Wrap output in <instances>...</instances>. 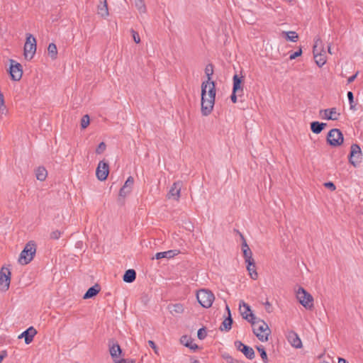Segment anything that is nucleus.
Returning <instances> with one entry per match:
<instances>
[{
	"label": "nucleus",
	"instance_id": "obj_48",
	"mask_svg": "<svg viewBox=\"0 0 363 363\" xmlns=\"http://www.w3.org/2000/svg\"><path fill=\"white\" fill-rule=\"evenodd\" d=\"M324 186L326 187V188H328L330 189L331 191H335L336 187L335 186V184L331 182H325L324 184Z\"/></svg>",
	"mask_w": 363,
	"mask_h": 363
},
{
	"label": "nucleus",
	"instance_id": "obj_17",
	"mask_svg": "<svg viewBox=\"0 0 363 363\" xmlns=\"http://www.w3.org/2000/svg\"><path fill=\"white\" fill-rule=\"evenodd\" d=\"M36 333V330L31 326L19 335L18 338L21 339L24 337L26 344L28 345L33 341Z\"/></svg>",
	"mask_w": 363,
	"mask_h": 363
},
{
	"label": "nucleus",
	"instance_id": "obj_38",
	"mask_svg": "<svg viewBox=\"0 0 363 363\" xmlns=\"http://www.w3.org/2000/svg\"><path fill=\"white\" fill-rule=\"evenodd\" d=\"M347 97L350 105V109L355 111V105L354 104V95L352 91H348Z\"/></svg>",
	"mask_w": 363,
	"mask_h": 363
},
{
	"label": "nucleus",
	"instance_id": "obj_24",
	"mask_svg": "<svg viewBox=\"0 0 363 363\" xmlns=\"http://www.w3.org/2000/svg\"><path fill=\"white\" fill-rule=\"evenodd\" d=\"M281 35L288 41L295 43L298 40V35L295 31H282Z\"/></svg>",
	"mask_w": 363,
	"mask_h": 363
},
{
	"label": "nucleus",
	"instance_id": "obj_26",
	"mask_svg": "<svg viewBox=\"0 0 363 363\" xmlns=\"http://www.w3.org/2000/svg\"><path fill=\"white\" fill-rule=\"evenodd\" d=\"M232 324L233 319L231 318V314H229V315L223 321L219 329L221 331H229L232 328Z\"/></svg>",
	"mask_w": 363,
	"mask_h": 363
},
{
	"label": "nucleus",
	"instance_id": "obj_57",
	"mask_svg": "<svg viewBox=\"0 0 363 363\" xmlns=\"http://www.w3.org/2000/svg\"><path fill=\"white\" fill-rule=\"evenodd\" d=\"M328 52H329L330 54H332V51H331V46H330V45H329V46H328Z\"/></svg>",
	"mask_w": 363,
	"mask_h": 363
},
{
	"label": "nucleus",
	"instance_id": "obj_30",
	"mask_svg": "<svg viewBox=\"0 0 363 363\" xmlns=\"http://www.w3.org/2000/svg\"><path fill=\"white\" fill-rule=\"evenodd\" d=\"M181 342L184 346L195 350L198 348L197 345L193 343L192 340L186 335H184L181 337Z\"/></svg>",
	"mask_w": 363,
	"mask_h": 363
},
{
	"label": "nucleus",
	"instance_id": "obj_9",
	"mask_svg": "<svg viewBox=\"0 0 363 363\" xmlns=\"http://www.w3.org/2000/svg\"><path fill=\"white\" fill-rule=\"evenodd\" d=\"M343 135L337 128H333L328 133L327 141L332 146H340L343 143Z\"/></svg>",
	"mask_w": 363,
	"mask_h": 363
},
{
	"label": "nucleus",
	"instance_id": "obj_13",
	"mask_svg": "<svg viewBox=\"0 0 363 363\" xmlns=\"http://www.w3.org/2000/svg\"><path fill=\"white\" fill-rule=\"evenodd\" d=\"M108 164L104 161H100L96 170V175L98 179L100 181L106 180L108 177Z\"/></svg>",
	"mask_w": 363,
	"mask_h": 363
},
{
	"label": "nucleus",
	"instance_id": "obj_50",
	"mask_svg": "<svg viewBox=\"0 0 363 363\" xmlns=\"http://www.w3.org/2000/svg\"><path fill=\"white\" fill-rule=\"evenodd\" d=\"M148 345L155 350V352H157V347L152 340H149Z\"/></svg>",
	"mask_w": 363,
	"mask_h": 363
},
{
	"label": "nucleus",
	"instance_id": "obj_55",
	"mask_svg": "<svg viewBox=\"0 0 363 363\" xmlns=\"http://www.w3.org/2000/svg\"><path fill=\"white\" fill-rule=\"evenodd\" d=\"M6 356V354H0V363L1 362V361L3 360L4 357Z\"/></svg>",
	"mask_w": 363,
	"mask_h": 363
},
{
	"label": "nucleus",
	"instance_id": "obj_27",
	"mask_svg": "<svg viewBox=\"0 0 363 363\" xmlns=\"http://www.w3.org/2000/svg\"><path fill=\"white\" fill-rule=\"evenodd\" d=\"M136 278V272L134 269H128L123 277V279L126 283H132Z\"/></svg>",
	"mask_w": 363,
	"mask_h": 363
},
{
	"label": "nucleus",
	"instance_id": "obj_14",
	"mask_svg": "<svg viewBox=\"0 0 363 363\" xmlns=\"http://www.w3.org/2000/svg\"><path fill=\"white\" fill-rule=\"evenodd\" d=\"M320 115L322 118L325 120L337 121L340 113L337 112L336 108H331L320 111Z\"/></svg>",
	"mask_w": 363,
	"mask_h": 363
},
{
	"label": "nucleus",
	"instance_id": "obj_2",
	"mask_svg": "<svg viewBox=\"0 0 363 363\" xmlns=\"http://www.w3.org/2000/svg\"><path fill=\"white\" fill-rule=\"evenodd\" d=\"M251 327L254 334L262 342H267L271 333L268 325L262 319L256 317L251 311Z\"/></svg>",
	"mask_w": 363,
	"mask_h": 363
},
{
	"label": "nucleus",
	"instance_id": "obj_44",
	"mask_svg": "<svg viewBox=\"0 0 363 363\" xmlns=\"http://www.w3.org/2000/svg\"><path fill=\"white\" fill-rule=\"evenodd\" d=\"M131 33L135 43H139L140 42V38L139 36L138 33L134 30L133 29H131Z\"/></svg>",
	"mask_w": 363,
	"mask_h": 363
},
{
	"label": "nucleus",
	"instance_id": "obj_21",
	"mask_svg": "<svg viewBox=\"0 0 363 363\" xmlns=\"http://www.w3.org/2000/svg\"><path fill=\"white\" fill-rule=\"evenodd\" d=\"M240 237L242 240V252L245 259V265H246V269L250 272V256L248 255L247 251L250 250L246 240H245L244 237L240 235Z\"/></svg>",
	"mask_w": 363,
	"mask_h": 363
},
{
	"label": "nucleus",
	"instance_id": "obj_15",
	"mask_svg": "<svg viewBox=\"0 0 363 363\" xmlns=\"http://www.w3.org/2000/svg\"><path fill=\"white\" fill-rule=\"evenodd\" d=\"M182 186V182L179 181L174 182L168 193L169 198H172L176 201H178L180 197Z\"/></svg>",
	"mask_w": 363,
	"mask_h": 363
},
{
	"label": "nucleus",
	"instance_id": "obj_35",
	"mask_svg": "<svg viewBox=\"0 0 363 363\" xmlns=\"http://www.w3.org/2000/svg\"><path fill=\"white\" fill-rule=\"evenodd\" d=\"M205 74L207 76V80L211 81V76L213 74V67L211 64H208L206 65L205 68Z\"/></svg>",
	"mask_w": 363,
	"mask_h": 363
},
{
	"label": "nucleus",
	"instance_id": "obj_7",
	"mask_svg": "<svg viewBox=\"0 0 363 363\" xmlns=\"http://www.w3.org/2000/svg\"><path fill=\"white\" fill-rule=\"evenodd\" d=\"M196 298L203 308H208L212 306L215 297L211 291L201 289L197 292Z\"/></svg>",
	"mask_w": 363,
	"mask_h": 363
},
{
	"label": "nucleus",
	"instance_id": "obj_34",
	"mask_svg": "<svg viewBox=\"0 0 363 363\" xmlns=\"http://www.w3.org/2000/svg\"><path fill=\"white\" fill-rule=\"evenodd\" d=\"M257 351L259 352L260 357L262 359L264 363H267L268 362V357L267 352L264 350V347L263 346H257Z\"/></svg>",
	"mask_w": 363,
	"mask_h": 363
},
{
	"label": "nucleus",
	"instance_id": "obj_47",
	"mask_svg": "<svg viewBox=\"0 0 363 363\" xmlns=\"http://www.w3.org/2000/svg\"><path fill=\"white\" fill-rule=\"evenodd\" d=\"M8 113V109L6 106H5V104H0V114L2 115H6Z\"/></svg>",
	"mask_w": 363,
	"mask_h": 363
},
{
	"label": "nucleus",
	"instance_id": "obj_53",
	"mask_svg": "<svg viewBox=\"0 0 363 363\" xmlns=\"http://www.w3.org/2000/svg\"><path fill=\"white\" fill-rule=\"evenodd\" d=\"M338 363H347V361L344 359L340 358Z\"/></svg>",
	"mask_w": 363,
	"mask_h": 363
},
{
	"label": "nucleus",
	"instance_id": "obj_28",
	"mask_svg": "<svg viewBox=\"0 0 363 363\" xmlns=\"http://www.w3.org/2000/svg\"><path fill=\"white\" fill-rule=\"evenodd\" d=\"M325 126L326 123H320L318 121H314L311 123V129L312 132L315 134L321 133Z\"/></svg>",
	"mask_w": 363,
	"mask_h": 363
},
{
	"label": "nucleus",
	"instance_id": "obj_33",
	"mask_svg": "<svg viewBox=\"0 0 363 363\" xmlns=\"http://www.w3.org/2000/svg\"><path fill=\"white\" fill-rule=\"evenodd\" d=\"M48 54L51 58L55 59L57 55V46L55 43H50L48 48Z\"/></svg>",
	"mask_w": 363,
	"mask_h": 363
},
{
	"label": "nucleus",
	"instance_id": "obj_10",
	"mask_svg": "<svg viewBox=\"0 0 363 363\" xmlns=\"http://www.w3.org/2000/svg\"><path fill=\"white\" fill-rule=\"evenodd\" d=\"M11 272L9 268L2 267L0 270V291H6L10 286Z\"/></svg>",
	"mask_w": 363,
	"mask_h": 363
},
{
	"label": "nucleus",
	"instance_id": "obj_6",
	"mask_svg": "<svg viewBox=\"0 0 363 363\" xmlns=\"http://www.w3.org/2000/svg\"><path fill=\"white\" fill-rule=\"evenodd\" d=\"M36 252V246L34 242H28L21 252L18 262L21 264H28L33 259Z\"/></svg>",
	"mask_w": 363,
	"mask_h": 363
},
{
	"label": "nucleus",
	"instance_id": "obj_18",
	"mask_svg": "<svg viewBox=\"0 0 363 363\" xmlns=\"http://www.w3.org/2000/svg\"><path fill=\"white\" fill-rule=\"evenodd\" d=\"M287 339L292 347L295 348H301L302 342L297 333L294 331H290L287 335Z\"/></svg>",
	"mask_w": 363,
	"mask_h": 363
},
{
	"label": "nucleus",
	"instance_id": "obj_1",
	"mask_svg": "<svg viewBox=\"0 0 363 363\" xmlns=\"http://www.w3.org/2000/svg\"><path fill=\"white\" fill-rule=\"evenodd\" d=\"M216 85L213 81L206 80L201 84V113L209 115L215 104Z\"/></svg>",
	"mask_w": 363,
	"mask_h": 363
},
{
	"label": "nucleus",
	"instance_id": "obj_58",
	"mask_svg": "<svg viewBox=\"0 0 363 363\" xmlns=\"http://www.w3.org/2000/svg\"><path fill=\"white\" fill-rule=\"evenodd\" d=\"M192 363H200V362L198 359H194Z\"/></svg>",
	"mask_w": 363,
	"mask_h": 363
},
{
	"label": "nucleus",
	"instance_id": "obj_23",
	"mask_svg": "<svg viewBox=\"0 0 363 363\" xmlns=\"http://www.w3.org/2000/svg\"><path fill=\"white\" fill-rule=\"evenodd\" d=\"M100 291V286L98 284H95L94 286L90 287L87 291L84 294L83 298L84 299H88L94 297Z\"/></svg>",
	"mask_w": 363,
	"mask_h": 363
},
{
	"label": "nucleus",
	"instance_id": "obj_39",
	"mask_svg": "<svg viewBox=\"0 0 363 363\" xmlns=\"http://www.w3.org/2000/svg\"><path fill=\"white\" fill-rule=\"evenodd\" d=\"M223 357L226 360L228 363H238L239 362L235 359H233L229 354L224 353L223 354Z\"/></svg>",
	"mask_w": 363,
	"mask_h": 363
},
{
	"label": "nucleus",
	"instance_id": "obj_42",
	"mask_svg": "<svg viewBox=\"0 0 363 363\" xmlns=\"http://www.w3.org/2000/svg\"><path fill=\"white\" fill-rule=\"evenodd\" d=\"M302 55V49L299 48L298 50L294 53L291 54L289 56V59L291 60L296 59V57L301 56Z\"/></svg>",
	"mask_w": 363,
	"mask_h": 363
},
{
	"label": "nucleus",
	"instance_id": "obj_25",
	"mask_svg": "<svg viewBox=\"0 0 363 363\" xmlns=\"http://www.w3.org/2000/svg\"><path fill=\"white\" fill-rule=\"evenodd\" d=\"M98 14L102 17H106L108 15V9L106 0H104L98 5Z\"/></svg>",
	"mask_w": 363,
	"mask_h": 363
},
{
	"label": "nucleus",
	"instance_id": "obj_46",
	"mask_svg": "<svg viewBox=\"0 0 363 363\" xmlns=\"http://www.w3.org/2000/svg\"><path fill=\"white\" fill-rule=\"evenodd\" d=\"M114 363H135V361L134 359H121L119 360L114 359Z\"/></svg>",
	"mask_w": 363,
	"mask_h": 363
},
{
	"label": "nucleus",
	"instance_id": "obj_12",
	"mask_svg": "<svg viewBox=\"0 0 363 363\" xmlns=\"http://www.w3.org/2000/svg\"><path fill=\"white\" fill-rule=\"evenodd\" d=\"M9 72L13 80L19 81L23 74L21 65L13 60H11Z\"/></svg>",
	"mask_w": 363,
	"mask_h": 363
},
{
	"label": "nucleus",
	"instance_id": "obj_31",
	"mask_svg": "<svg viewBox=\"0 0 363 363\" xmlns=\"http://www.w3.org/2000/svg\"><path fill=\"white\" fill-rule=\"evenodd\" d=\"M169 311L172 314H179L184 312V306L181 303H175L169 306Z\"/></svg>",
	"mask_w": 363,
	"mask_h": 363
},
{
	"label": "nucleus",
	"instance_id": "obj_54",
	"mask_svg": "<svg viewBox=\"0 0 363 363\" xmlns=\"http://www.w3.org/2000/svg\"><path fill=\"white\" fill-rule=\"evenodd\" d=\"M255 357V352L254 350L251 348V359H253Z\"/></svg>",
	"mask_w": 363,
	"mask_h": 363
},
{
	"label": "nucleus",
	"instance_id": "obj_43",
	"mask_svg": "<svg viewBox=\"0 0 363 363\" xmlns=\"http://www.w3.org/2000/svg\"><path fill=\"white\" fill-rule=\"evenodd\" d=\"M106 145L104 142L100 143L96 150V152L97 154H101L106 150Z\"/></svg>",
	"mask_w": 363,
	"mask_h": 363
},
{
	"label": "nucleus",
	"instance_id": "obj_49",
	"mask_svg": "<svg viewBox=\"0 0 363 363\" xmlns=\"http://www.w3.org/2000/svg\"><path fill=\"white\" fill-rule=\"evenodd\" d=\"M358 72H357L354 75L350 77L348 79H347V83L348 84H350L352 83L357 77L358 75Z\"/></svg>",
	"mask_w": 363,
	"mask_h": 363
},
{
	"label": "nucleus",
	"instance_id": "obj_52",
	"mask_svg": "<svg viewBox=\"0 0 363 363\" xmlns=\"http://www.w3.org/2000/svg\"><path fill=\"white\" fill-rule=\"evenodd\" d=\"M265 305H266V309H267V311H268L269 312V308L271 307V304H270L269 302H267V303H265Z\"/></svg>",
	"mask_w": 363,
	"mask_h": 363
},
{
	"label": "nucleus",
	"instance_id": "obj_11",
	"mask_svg": "<svg viewBox=\"0 0 363 363\" xmlns=\"http://www.w3.org/2000/svg\"><path fill=\"white\" fill-rule=\"evenodd\" d=\"M362 155V152L360 147L357 144L352 145L349 161L354 167L360 163Z\"/></svg>",
	"mask_w": 363,
	"mask_h": 363
},
{
	"label": "nucleus",
	"instance_id": "obj_20",
	"mask_svg": "<svg viewBox=\"0 0 363 363\" xmlns=\"http://www.w3.org/2000/svg\"><path fill=\"white\" fill-rule=\"evenodd\" d=\"M250 305L245 303L244 301L241 300L239 302V312L242 317L250 322Z\"/></svg>",
	"mask_w": 363,
	"mask_h": 363
},
{
	"label": "nucleus",
	"instance_id": "obj_8",
	"mask_svg": "<svg viewBox=\"0 0 363 363\" xmlns=\"http://www.w3.org/2000/svg\"><path fill=\"white\" fill-rule=\"evenodd\" d=\"M36 40L33 35L26 34V40L24 45V56L25 58L30 60L33 59L36 52Z\"/></svg>",
	"mask_w": 363,
	"mask_h": 363
},
{
	"label": "nucleus",
	"instance_id": "obj_16",
	"mask_svg": "<svg viewBox=\"0 0 363 363\" xmlns=\"http://www.w3.org/2000/svg\"><path fill=\"white\" fill-rule=\"evenodd\" d=\"M108 346L111 357L113 360L116 359L122 352L120 345L115 340H111L108 342Z\"/></svg>",
	"mask_w": 363,
	"mask_h": 363
},
{
	"label": "nucleus",
	"instance_id": "obj_36",
	"mask_svg": "<svg viewBox=\"0 0 363 363\" xmlns=\"http://www.w3.org/2000/svg\"><path fill=\"white\" fill-rule=\"evenodd\" d=\"M255 265V261L251 258V267H253V268H251V279L257 280L258 279V273L256 269H254Z\"/></svg>",
	"mask_w": 363,
	"mask_h": 363
},
{
	"label": "nucleus",
	"instance_id": "obj_45",
	"mask_svg": "<svg viewBox=\"0 0 363 363\" xmlns=\"http://www.w3.org/2000/svg\"><path fill=\"white\" fill-rule=\"evenodd\" d=\"M135 4L140 11H143L145 10L143 0H135Z\"/></svg>",
	"mask_w": 363,
	"mask_h": 363
},
{
	"label": "nucleus",
	"instance_id": "obj_32",
	"mask_svg": "<svg viewBox=\"0 0 363 363\" xmlns=\"http://www.w3.org/2000/svg\"><path fill=\"white\" fill-rule=\"evenodd\" d=\"M176 255L175 251L174 250H168L166 252H157L155 255V259H160L162 258H170L173 257Z\"/></svg>",
	"mask_w": 363,
	"mask_h": 363
},
{
	"label": "nucleus",
	"instance_id": "obj_19",
	"mask_svg": "<svg viewBox=\"0 0 363 363\" xmlns=\"http://www.w3.org/2000/svg\"><path fill=\"white\" fill-rule=\"evenodd\" d=\"M134 183V179L132 177H129L125 181L124 185L120 190L119 195L121 196H125L128 194H129L132 189V186Z\"/></svg>",
	"mask_w": 363,
	"mask_h": 363
},
{
	"label": "nucleus",
	"instance_id": "obj_3",
	"mask_svg": "<svg viewBox=\"0 0 363 363\" xmlns=\"http://www.w3.org/2000/svg\"><path fill=\"white\" fill-rule=\"evenodd\" d=\"M241 79L237 74L234 75L233 93L230 96V99L233 103H240L241 105L240 108L242 109H245L247 108V106L242 105V103L244 102V100L242 99L243 89L241 86Z\"/></svg>",
	"mask_w": 363,
	"mask_h": 363
},
{
	"label": "nucleus",
	"instance_id": "obj_29",
	"mask_svg": "<svg viewBox=\"0 0 363 363\" xmlns=\"http://www.w3.org/2000/svg\"><path fill=\"white\" fill-rule=\"evenodd\" d=\"M35 176L38 180L43 182L48 176V172L43 167H39L35 171Z\"/></svg>",
	"mask_w": 363,
	"mask_h": 363
},
{
	"label": "nucleus",
	"instance_id": "obj_56",
	"mask_svg": "<svg viewBox=\"0 0 363 363\" xmlns=\"http://www.w3.org/2000/svg\"><path fill=\"white\" fill-rule=\"evenodd\" d=\"M225 308H226V311H228V315L230 314V308L228 305H226Z\"/></svg>",
	"mask_w": 363,
	"mask_h": 363
},
{
	"label": "nucleus",
	"instance_id": "obj_4",
	"mask_svg": "<svg viewBox=\"0 0 363 363\" xmlns=\"http://www.w3.org/2000/svg\"><path fill=\"white\" fill-rule=\"evenodd\" d=\"M313 57L315 63L320 67L326 62L325 51L324 50L323 42L319 37H316L313 48Z\"/></svg>",
	"mask_w": 363,
	"mask_h": 363
},
{
	"label": "nucleus",
	"instance_id": "obj_22",
	"mask_svg": "<svg viewBox=\"0 0 363 363\" xmlns=\"http://www.w3.org/2000/svg\"><path fill=\"white\" fill-rule=\"evenodd\" d=\"M235 348L242 352L245 356L250 359V347L244 345L242 342L237 340L234 343Z\"/></svg>",
	"mask_w": 363,
	"mask_h": 363
},
{
	"label": "nucleus",
	"instance_id": "obj_41",
	"mask_svg": "<svg viewBox=\"0 0 363 363\" xmlns=\"http://www.w3.org/2000/svg\"><path fill=\"white\" fill-rule=\"evenodd\" d=\"M206 331L204 328H200L198 330L197 336L199 340H203L206 337Z\"/></svg>",
	"mask_w": 363,
	"mask_h": 363
},
{
	"label": "nucleus",
	"instance_id": "obj_40",
	"mask_svg": "<svg viewBox=\"0 0 363 363\" xmlns=\"http://www.w3.org/2000/svg\"><path fill=\"white\" fill-rule=\"evenodd\" d=\"M61 234L62 233L60 230H55L50 233V238L52 240H58L60 238Z\"/></svg>",
	"mask_w": 363,
	"mask_h": 363
},
{
	"label": "nucleus",
	"instance_id": "obj_37",
	"mask_svg": "<svg viewBox=\"0 0 363 363\" xmlns=\"http://www.w3.org/2000/svg\"><path fill=\"white\" fill-rule=\"evenodd\" d=\"M90 119L88 115H84L81 119V127L82 129L86 128L89 125Z\"/></svg>",
	"mask_w": 363,
	"mask_h": 363
},
{
	"label": "nucleus",
	"instance_id": "obj_5",
	"mask_svg": "<svg viewBox=\"0 0 363 363\" xmlns=\"http://www.w3.org/2000/svg\"><path fill=\"white\" fill-rule=\"evenodd\" d=\"M296 297L300 304H301L306 309L312 310L313 308V297L311 294L306 291L303 287H298L296 291Z\"/></svg>",
	"mask_w": 363,
	"mask_h": 363
},
{
	"label": "nucleus",
	"instance_id": "obj_51",
	"mask_svg": "<svg viewBox=\"0 0 363 363\" xmlns=\"http://www.w3.org/2000/svg\"><path fill=\"white\" fill-rule=\"evenodd\" d=\"M5 104L4 97L3 93L1 91H0V104Z\"/></svg>",
	"mask_w": 363,
	"mask_h": 363
}]
</instances>
